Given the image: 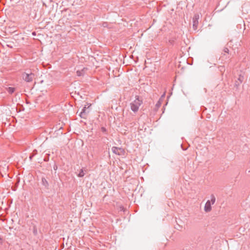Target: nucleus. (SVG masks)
I'll return each mask as SVG.
<instances>
[{"instance_id":"nucleus-9","label":"nucleus","mask_w":250,"mask_h":250,"mask_svg":"<svg viewBox=\"0 0 250 250\" xmlns=\"http://www.w3.org/2000/svg\"><path fill=\"white\" fill-rule=\"evenodd\" d=\"M85 111H86V107L85 106L83 108L82 112L80 113V115L82 118H84V115L85 114Z\"/></svg>"},{"instance_id":"nucleus-3","label":"nucleus","mask_w":250,"mask_h":250,"mask_svg":"<svg viewBox=\"0 0 250 250\" xmlns=\"http://www.w3.org/2000/svg\"><path fill=\"white\" fill-rule=\"evenodd\" d=\"M111 150L113 152V153L118 155H123L125 153L124 149H123L121 147L113 146L112 147Z\"/></svg>"},{"instance_id":"nucleus-7","label":"nucleus","mask_w":250,"mask_h":250,"mask_svg":"<svg viewBox=\"0 0 250 250\" xmlns=\"http://www.w3.org/2000/svg\"><path fill=\"white\" fill-rule=\"evenodd\" d=\"M6 91L9 93V94H12L15 91V88L14 87H9L6 88Z\"/></svg>"},{"instance_id":"nucleus-10","label":"nucleus","mask_w":250,"mask_h":250,"mask_svg":"<svg viewBox=\"0 0 250 250\" xmlns=\"http://www.w3.org/2000/svg\"><path fill=\"white\" fill-rule=\"evenodd\" d=\"M243 80H244V77H243V76H242L240 75V76H239V78H238V80L239 81V83H237V82H236L235 84H236V85H239V84H240V83H241L243 81Z\"/></svg>"},{"instance_id":"nucleus-13","label":"nucleus","mask_w":250,"mask_h":250,"mask_svg":"<svg viewBox=\"0 0 250 250\" xmlns=\"http://www.w3.org/2000/svg\"><path fill=\"white\" fill-rule=\"evenodd\" d=\"M223 51L225 53H228L229 52V50L227 47L224 48Z\"/></svg>"},{"instance_id":"nucleus-1","label":"nucleus","mask_w":250,"mask_h":250,"mask_svg":"<svg viewBox=\"0 0 250 250\" xmlns=\"http://www.w3.org/2000/svg\"><path fill=\"white\" fill-rule=\"evenodd\" d=\"M142 103V100H140L138 97L134 101L130 103L131 110L135 113L137 112Z\"/></svg>"},{"instance_id":"nucleus-2","label":"nucleus","mask_w":250,"mask_h":250,"mask_svg":"<svg viewBox=\"0 0 250 250\" xmlns=\"http://www.w3.org/2000/svg\"><path fill=\"white\" fill-rule=\"evenodd\" d=\"M21 77L22 79L27 83L32 82L35 78V74L31 72L30 73L23 72L22 73Z\"/></svg>"},{"instance_id":"nucleus-11","label":"nucleus","mask_w":250,"mask_h":250,"mask_svg":"<svg viewBox=\"0 0 250 250\" xmlns=\"http://www.w3.org/2000/svg\"><path fill=\"white\" fill-rule=\"evenodd\" d=\"M84 173L83 169H81L78 176L79 177H83L84 175Z\"/></svg>"},{"instance_id":"nucleus-6","label":"nucleus","mask_w":250,"mask_h":250,"mask_svg":"<svg viewBox=\"0 0 250 250\" xmlns=\"http://www.w3.org/2000/svg\"><path fill=\"white\" fill-rule=\"evenodd\" d=\"M87 70L86 68H83L82 70H78L76 71V73L77 76H81L84 75L85 71Z\"/></svg>"},{"instance_id":"nucleus-14","label":"nucleus","mask_w":250,"mask_h":250,"mask_svg":"<svg viewBox=\"0 0 250 250\" xmlns=\"http://www.w3.org/2000/svg\"><path fill=\"white\" fill-rule=\"evenodd\" d=\"M37 153V150L35 149L34 151H33V154H34V155H35Z\"/></svg>"},{"instance_id":"nucleus-12","label":"nucleus","mask_w":250,"mask_h":250,"mask_svg":"<svg viewBox=\"0 0 250 250\" xmlns=\"http://www.w3.org/2000/svg\"><path fill=\"white\" fill-rule=\"evenodd\" d=\"M215 200H216V199H215V196L213 195H211V201H210V203L211 202V204L213 205L214 204Z\"/></svg>"},{"instance_id":"nucleus-16","label":"nucleus","mask_w":250,"mask_h":250,"mask_svg":"<svg viewBox=\"0 0 250 250\" xmlns=\"http://www.w3.org/2000/svg\"><path fill=\"white\" fill-rule=\"evenodd\" d=\"M2 239L0 237V244H1L2 243Z\"/></svg>"},{"instance_id":"nucleus-8","label":"nucleus","mask_w":250,"mask_h":250,"mask_svg":"<svg viewBox=\"0 0 250 250\" xmlns=\"http://www.w3.org/2000/svg\"><path fill=\"white\" fill-rule=\"evenodd\" d=\"M42 184L45 188H47L48 186V183L47 180L44 178H42Z\"/></svg>"},{"instance_id":"nucleus-5","label":"nucleus","mask_w":250,"mask_h":250,"mask_svg":"<svg viewBox=\"0 0 250 250\" xmlns=\"http://www.w3.org/2000/svg\"><path fill=\"white\" fill-rule=\"evenodd\" d=\"M205 211L207 212H209L211 209V203L209 200H208L205 206Z\"/></svg>"},{"instance_id":"nucleus-18","label":"nucleus","mask_w":250,"mask_h":250,"mask_svg":"<svg viewBox=\"0 0 250 250\" xmlns=\"http://www.w3.org/2000/svg\"><path fill=\"white\" fill-rule=\"evenodd\" d=\"M8 46L12 47V46H10V45H7Z\"/></svg>"},{"instance_id":"nucleus-15","label":"nucleus","mask_w":250,"mask_h":250,"mask_svg":"<svg viewBox=\"0 0 250 250\" xmlns=\"http://www.w3.org/2000/svg\"><path fill=\"white\" fill-rule=\"evenodd\" d=\"M35 155L34 154H32L30 157H29V158L30 160L32 159V157H34Z\"/></svg>"},{"instance_id":"nucleus-17","label":"nucleus","mask_w":250,"mask_h":250,"mask_svg":"<svg viewBox=\"0 0 250 250\" xmlns=\"http://www.w3.org/2000/svg\"><path fill=\"white\" fill-rule=\"evenodd\" d=\"M34 233H37V230H34Z\"/></svg>"},{"instance_id":"nucleus-4","label":"nucleus","mask_w":250,"mask_h":250,"mask_svg":"<svg viewBox=\"0 0 250 250\" xmlns=\"http://www.w3.org/2000/svg\"><path fill=\"white\" fill-rule=\"evenodd\" d=\"M199 19V15L196 14L193 18V27L194 30H196L198 25V20Z\"/></svg>"}]
</instances>
